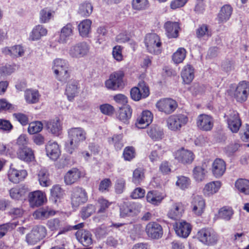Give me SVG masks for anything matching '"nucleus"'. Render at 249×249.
Instances as JSON below:
<instances>
[{
    "mask_svg": "<svg viewBox=\"0 0 249 249\" xmlns=\"http://www.w3.org/2000/svg\"><path fill=\"white\" fill-rule=\"evenodd\" d=\"M232 11V7L229 5H225L221 9L218 15V20L221 22L227 21L231 17Z\"/></svg>",
    "mask_w": 249,
    "mask_h": 249,
    "instance_id": "58836bf2",
    "label": "nucleus"
},
{
    "mask_svg": "<svg viewBox=\"0 0 249 249\" xmlns=\"http://www.w3.org/2000/svg\"><path fill=\"white\" fill-rule=\"evenodd\" d=\"M175 230L178 236L186 238L191 232V227L189 223L185 221H182L176 223Z\"/></svg>",
    "mask_w": 249,
    "mask_h": 249,
    "instance_id": "5701e85b",
    "label": "nucleus"
},
{
    "mask_svg": "<svg viewBox=\"0 0 249 249\" xmlns=\"http://www.w3.org/2000/svg\"><path fill=\"white\" fill-rule=\"evenodd\" d=\"M9 192L12 198L18 200L25 195L26 190L24 187L13 188Z\"/></svg>",
    "mask_w": 249,
    "mask_h": 249,
    "instance_id": "8fccbe9b",
    "label": "nucleus"
},
{
    "mask_svg": "<svg viewBox=\"0 0 249 249\" xmlns=\"http://www.w3.org/2000/svg\"><path fill=\"white\" fill-rule=\"evenodd\" d=\"M45 127L50 133L58 136L62 133V124L59 119L56 118L54 119L44 122Z\"/></svg>",
    "mask_w": 249,
    "mask_h": 249,
    "instance_id": "2eb2a0df",
    "label": "nucleus"
},
{
    "mask_svg": "<svg viewBox=\"0 0 249 249\" xmlns=\"http://www.w3.org/2000/svg\"><path fill=\"white\" fill-rule=\"evenodd\" d=\"M47 155L53 160H56L60 156L59 145L55 142H49L46 145Z\"/></svg>",
    "mask_w": 249,
    "mask_h": 249,
    "instance_id": "a878e982",
    "label": "nucleus"
},
{
    "mask_svg": "<svg viewBox=\"0 0 249 249\" xmlns=\"http://www.w3.org/2000/svg\"><path fill=\"white\" fill-rule=\"evenodd\" d=\"M199 240L205 245L215 244L218 240L217 234L211 229H202L197 234Z\"/></svg>",
    "mask_w": 249,
    "mask_h": 249,
    "instance_id": "0eeeda50",
    "label": "nucleus"
},
{
    "mask_svg": "<svg viewBox=\"0 0 249 249\" xmlns=\"http://www.w3.org/2000/svg\"><path fill=\"white\" fill-rule=\"evenodd\" d=\"M95 210L96 208L94 205L89 204L82 209L81 211V217L83 219H86L94 213Z\"/></svg>",
    "mask_w": 249,
    "mask_h": 249,
    "instance_id": "603ef678",
    "label": "nucleus"
},
{
    "mask_svg": "<svg viewBox=\"0 0 249 249\" xmlns=\"http://www.w3.org/2000/svg\"><path fill=\"white\" fill-rule=\"evenodd\" d=\"M187 52L184 48H179L173 54L172 60L176 64L182 63L186 57Z\"/></svg>",
    "mask_w": 249,
    "mask_h": 249,
    "instance_id": "49530a36",
    "label": "nucleus"
},
{
    "mask_svg": "<svg viewBox=\"0 0 249 249\" xmlns=\"http://www.w3.org/2000/svg\"><path fill=\"white\" fill-rule=\"evenodd\" d=\"M191 207L192 212L195 215L201 216L205 210V200L201 196H193L191 201Z\"/></svg>",
    "mask_w": 249,
    "mask_h": 249,
    "instance_id": "ddd939ff",
    "label": "nucleus"
},
{
    "mask_svg": "<svg viewBox=\"0 0 249 249\" xmlns=\"http://www.w3.org/2000/svg\"><path fill=\"white\" fill-rule=\"evenodd\" d=\"M146 232L149 237L156 238V223L155 222L149 223L146 227Z\"/></svg>",
    "mask_w": 249,
    "mask_h": 249,
    "instance_id": "69168bd1",
    "label": "nucleus"
},
{
    "mask_svg": "<svg viewBox=\"0 0 249 249\" xmlns=\"http://www.w3.org/2000/svg\"><path fill=\"white\" fill-rule=\"evenodd\" d=\"M28 197L30 205L32 208L43 205L46 200V196L40 191L30 193Z\"/></svg>",
    "mask_w": 249,
    "mask_h": 249,
    "instance_id": "dca6fc26",
    "label": "nucleus"
},
{
    "mask_svg": "<svg viewBox=\"0 0 249 249\" xmlns=\"http://www.w3.org/2000/svg\"><path fill=\"white\" fill-rule=\"evenodd\" d=\"M144 170L142 168L136 169L133 173L132 181L136 185H139L144 178Z\"/></svg>",
    "mask_w": 249,
    "mask_h": 249,
    "instance_id": "de8ad7c7",
    "label": "nucleus"
},
{
    "mask_svg": "<svg viewBox=\"0 0 249 249\" xmlns=\"http://www.w3.org/2000/svg\"><path fill=\"white\" fill-rule=\"evenodd\" d=\"M145 45L148 51L151 53H155L156 52V34L154 33L148 34L144 39Z\"/></svg>",
    "mask_w": 249,
    "mask_h": 249,
    "instance_id": "e433bc0d",
    "label": "nucleus"
},
{
    "mask_svg": "<svg viewBox=\"0 0 249 249\" xmlns=\"http://www.w3.org/2000/svg\"><path fill=\"white\" fill-rule=\"evenodd\" d=\"M207 172L201 166H196L193 170V177L197 182L203 181L206 177Z\"/></svg>",
    "mask_w": 249,
    "mask_h": 249,
    "instance_id": "ea45409f",
    "label": "nucleus"
},
{
    "mask_svg": "<svg viewBox=\"0 0 249 249\" xmlns=\"http://www.w3.org/2000/svg\"><path fill=\"white\" fill-rule=\"evenodd\" d=\"M89 46L86 42H82L72 45L69 51L70 55L73 58H81L88 54Z\"/></svg>",
    "mask_w": 249,
    "mask_h": 249,
    "instance_id": "1a4fd4ad",
    "label": "nucleus"
},
{
    "mask_svg": "<svg viewBox=\"0 0 249 249\" xmlns=\"http://www.w3.org/2000/svg\"><path fill=\"white\" fill-rule=\"evenodd\" d=\"M249 95V83L246 81H242L238 84L234 92V97L239 102L247 100Z\"/></svg>",
    "mask_w": 249,
    "mask_h": 249,
    "instance_id": "f8f14e48",
    "label": "nucleus"
},
{
    "mask_svg": "<svg viewBox=\"0 0 249 249\" xmlns=\"http://www.w3.org/2000/svg\"><path fill=\"white\" fill-rule=\"evenodd\" d=\"M77 240L84 247L88 248L93 243L92 234L88 230H79L75 233Z\"/></svg>",
    "mask_w": 249,
    "mask_h": 249,
    "instance_id": "6ab92c4d",
    "label": "nucleus"
},
{
    "mask_svg": "<svg viewBox=\"0 0 249 249\" xmlns=\"http://www.w3.org/2000/svg\"><path fill=\"white\" fill-rule=\"evenodd\" d=\"M79 84L76 80H71L67 84L65 94L70 101H72L78 93Z\"/></svg>",
    "mask_w": 249,
    "mask_h": 249,
    "instance_id": "393cba45",
    "label": "nucleus"
},
{
    "mask_svg": "<svg viewBox=\"0 0 249 249\" xmlns=\"http://www.w3.org/2000/svg\"><path fill=\"white\" fill-rule=\"evenodd\" d=\"M47 232L45 227L42 225L34 227L26 236V241L29 245H34L44 238Z\"/></svg>",
    "mask_w": 249,
    "mask_h": 249,
    "instance_id": "20e7f679",
    "label": "nucleus"
},
{
    "mask_svg": "<svg viewBox=\"0 0 249 249\" xmlns=\"http://www.w3.org/2000/svg\"><path fill=\"white\" fill-rule=\"evenodd\" d=\"M73 29L74 28L71 23H68L64 26L61 30L58 39L59 42L61 43H66L69 37L72 35Z\"/></svg>",
    "mask_w": 249,
    "mask_h": 249,
    "instance_id": "7c9ffc66",
    "label": "nucleus"
},
{
    "mask_svg": "<svg viewBox=\"0 0 249 249\" xmlns=\"http://www.w3.org/2000/svg\"><path fill=\"white\" fill-rule=\"evenodd\" d=\"M91 21L89 19L83 20L78 25V28L80 35L87 37L90 32Z\"/></svg>",
    "mask_w": 249,
    "mask_h": 249,
    "instance_id": "c9c22d12",
    "label": "nucleus"
},
{
    "mask_svg": "<svg viewBox=\"0 0 249 249\" xmlns=\"http://www.w3.org/2000/svg\"><path fill=\"white\" fill-rule=\"evenodd\" d=\"M25 98L29 104H35L39 101V94L37 90H27L25 92Z\"/></svg>",
    "mask_w": 249,
    "mask_h": 249,
    "instance_id": "c03bdc74",
    "label": "nucleus"
},
{
    "mask_svg": "<svg viewBox=\"0 0 249 249\" xmlns=\"http://www.w3.org/2000/svg\"><path fill=\"white\" fill-rule=\"evenodd\" d=\"M181 76L184 83L186 84L191 83L194 78L193 67L189 64L185 66L181 71Z\"/></svg>",
    "mask_w": 249,
    "mask_h": 249,
    "instance_id": "c756f323",
    "label": "nucleus"
},
{
    "mask_svg": "<svg viewBox=\"0 0 249 249\" xmlns=\"http://www.w3.org/2000/svg\"><path fill=\"white\" fill-rule=\"evenodd\" d=\"M226 169L225 162L221 159H216L212 165V172L213 175L216 178L222 177Z\"/></svg>",
    "mask_w": 249,
    "mask_h": 249,
    "instance_id": "aec40b11",
    "label": "nucleus"
},
{
    "mask_svg": "<svg viewBox=\"0 0 249 249\" xmlns=\"http://www.w3.org/2000/svg\"><path fill=\"white\" fill-rule=\"evenodd\" d=\"M227 117L229 128L232 133H237L242 124L239 113L236 111H232Z\"/></svg>",
    "mask_w": 249,
    "mask_h": 249,
    "instance_id": "4468645a",
    "label": "nucleus"
},
{
    "mask_svg": "<svg viewBox=\"0 0 249 249\" xmlns=\"http://www.w3.org/2000/svg\"><path fill=\"white\" fill-rule=\"evenodd\" d=\"M17 226L15 223H6L0 225V238L4 236L8 231L14 229Z\"/></svg>",
    "mask_w": 249,
    "mask_h": 249,
    "instance_id": "6e6d98bb",
    "label": "nucleus"
},
{
    "mask_svg": "<svg viewBox=\"0 0 249 249\" xmlns=\"http://www.w3.org/2000/svg\"><path fill=\"white\" fill-rule=\"evenodd\" d=\"M98 202V213H105L110 204V203H109L107 200L104 198L99 199Z\"/></svg>",
    "mask_w": 249,
    "mask_h": 249,
    "instance_id": "680f3d73",
    "label": "nucleus"
},
{
    "mask_svg": "<svg viewBox=\"0 0 249 249\" xmlns=\"http://www.w3.org/2000/svg\"><path fill=\"white\" fill-rule=\"evenodd\" d=\"M47 34V30L42 25H38L34 28L30 37L32 40H36L40 39L41 36H46Z\"/></svg>",
    "mask_w": 249,
    "mask_h": 249,
    "instance_id": "79ce46f5",
    "label": "nucleus"
},
{
    "mask_svg": "<svg viewBox=\"0 0 249 249\" xmlns=\"http://www.w3.org/2000/svg\"><path fill=\"white\" fill-rule=\"evenodd\" d=\"M196 126L198 130L202 131H210L214 125L213 117L207 114H200L196 119Z\"/></svg>",
    "mask_w": 249,
    "mask_h": 249,
    "instance_id": "39448f33",
    "label": "nucleus"
},
{
    "mask_svg": "<svg viewBox=\"0 0 249 249\" xmlns=\"http://www.w3.org/2000/svg\"><path fill=\"white\" fill-rule=\"evenodd\" d=\"M185 208V205L182 202L173 203L168 213V217L174 220L179 219L184 213Z\"/></svg>",
    "mask_w": 249,
    "mask_h": 249,
    "instance_id": "a211bd4d",
    "label": "nucleus"
},
{
    "mask_svg": "<svg viewBox=\"0 0 249 249\" xmlns=\"http://www.w3.org/2000/svg\"><path fill=\"white\" fill-rule=\"evenodd\" d=\"M178 107L177 102L171 98H164L157 103V107L159 110L166 114L174 112Z\"/></svg>",
    "mask_w": 249,
    "mask_h": 249,
    "instance_id": "9d476101",
    "label": "nucleus"
},
{
    "mask_svg": "<svg viewBox=\"0 0 249 249\" xmlns=\"http://www.w3.org/2000/svg\"><path fill=\"white\" fill-rule=\"evenodd\" d=\"M12 56L20 57L22 56L24 53L22 47L20 45H15L11 47Z\"/></svg>",
    "mask_w": 249,
    "mask_h": 249,
    "instance_id": "774afa93",
    "label": "nucleus"
},
{
    "mask_svg": "<svg viewBox=\"0 0 249 249\" xmlns=\"http://www.w3.org/2000/svg\"><path fill=\"white\" fill-rule=\"evenodd\" d=\"M148 6L147 0H133L132 7L134 9L138 10H144Z\"/></svg>",
    "mask_w": 249,
    "mask_h": 249,
    "instance_id": "13d9d810",
    "label": "nucleus"
},
{
    "mask_svg": "<svg viewBox=\"0 0 249 249\" xmlns=\"http://www.w3.org/2000/svg\"><path fill=\"white\" fill-rule=\"evenodd\" d=\"M124 73L122 71H117L111 73L108 79L105 81L106 87L110 90H117L124 87L123 78Z\"/></svg>",
    "mask_w": 249,
    "mask_h": 249,
    "instance_id": "7ed1b4c3",
    "label": "nucleus"
},
{
    "mask_svg": "<svg viewBox=\"0 0 249 249\" xmlns=\"http://www.w3.org/2000/svg\"><path fill=\"white\" fill-rule=\"evenodd\" d=\"M47 225L51 231H54L60 229L62 223L58 218H53L48 220Z\"/></svg>",
    "mask_w": 249,
    "mask_h": 249,
    "instance_id": "864d4df0",
    "label": "nucleus"
},
{
    "mask_svg": "<svg viewBox=\"0 0 249 249\" xmlns=\"http://www.w3.org/2000/svg\"><path fill=\"white\" fill-rule=\"evenodd\" d=\"M233 214V211L229 207H223L219 209L217 214L214 217L215 220L222 219L226 221L230 220Z\"/></svg>",
    "mask_w": 249,
    "mask_h": 249,
    "instance_id": "72a5a7b5",
    "label": "nucleus"
},
{
    "mask_svg": "<svg viewBox=\"0 0 249 249\" xmlns=\"http://www.w3.org/2000/svg\"><path fill=\"white\" fill-rule=\"evenodd\" d=\"M188 116L183 114H176L169 116L166 120L167 127L174 132L180 131L181 127L188 123Z\"/></svg>",
    "mask_w": 249,
    "mask_h": 249,
    "instance_id": "f03ea898",
    "label": "nucleus"
},
{
    "mask_svg": "<svg viewBox=\"0 0 249 249\" xmlns=\"http://www.w3.org/2000/svg\"><path fill=\"white\" fill-rule=\"evenodd\" d=\"M174 156L176 160L184 164H191L195 159L193 152L183 147L176 151L174 153Z\"/></svg>",
    "mask_w": 249,
    "mask_h": 249,
    "instance_id": "9b49d317",
    "label": "nucleus"
},
{
    "mask_svg": "<svg viewBox=\"0 0 249 249\" xmlns=\"http://www.w3.org/2000/svg\"><path fill=\"white\" fill-rule=\"evenodd\" d=\"M120 216L124 217L132 215L129 202H124L120 207Z\"/></svg>",
    "mask_w": 249,
    "mask_h": 249,
    "instance_id": "bf43d9fd",
    "label": "nucleus"
},
{
    "mask_svg": "<svg viewBox=\"0 0 249 249\" xmlns=\"http://www.w3.org/2000/svg\"><path fill=\"white\" fill-rule=\"evenodd\" d=\"M145 191L141 187L135 188L131 193L130 197L133 199H140L144 197Z\"/></svg>",
    "mask_w": 249,
    "mask_h": 249,
    "instance_id": "0e129e2a",
    "label": "nucleus"
},
{
    "mask_svg": "<svg viewBox=\"0 0 249 249\" xmlns=\"http://www.w3.org/2000/svg\"><path fill=\"white\" fill-rule=\"evenodd\" d=\"M124 159L125 160H130L135 157V150L132 146L125 148L123 153Z\"/></svg>",
    "mask_w": 249,
    "mask_h": 249,
    "instance_id": "e2e57ef3",
    "label": "nucleus"
},
{
    "mask_svg": "<svg viewBox=\"0 0 249 249\" xmlns=\"http://www.w3.org/2000/svg\"><path fill=\"white\" fill-rule=\"evenodd\" d=\"M55 212L49 207L42 208L36 211L34 216L37 219L44 220L55 214Z\"/></svg>",
    "mask_w": 249,
    "mask_h": 249,
    "instance_id": "4c0bfd02",
    "label": "nucleus"
},
{
    "mask_svg": "<svg viewBox=\"0 0 249 249\" xmlns=\"http://www.w3.org/2000/svg\"><path fill=\"white\" fill-rule=\"evenodd\" d=\"M87 200V193L84 189L80 187H76L73 189L71 195V203L72 207H77L86 203Z\"/></svg>",
    "mask_w": 249,
    "mask_h": 249,
    "instance_id": "6e6552de",
    "label": "nucleus"
},
{
    "mask_svg": "<svg viewBox=\"0 0 249 249\" xmlns=\"http://www.w3.org/2000/svg\"><path fill=\"white\" fill-rule=\"evenodd\" d=\"M221 186L219 181H212L207 183L203 190V193L205 196H210L216 193Z\"/></svg>",
    "mask_w": 249,
    "mask_h": 249,
    "instance_id": "c85d7f7f",
    "label": "nucleus"
},
{
    "mask_svg": "<svg viewBox=\"0 0 249 249\" xmlns=\"http://www.w3.org/2000/svg\"><path fill=\"white\" fill-rule=\"evenodd\" d=\"M38 179L39 184L43 187H48L52 185V182L49 178V173L46 169H41L38 173Z\"/></svg>",
    "mask_w": 249,
    "mask_h": 249,
    "instance_id": "473e14b6",
    "label": "nucleus"
},
{
    "mask_svg": "<svg viewBox=\"0 0 249 249\" xmlns=\"http://www.w3.org/2000/svg\"><path fill=\"white\" fill-rule=\"evenodd\" d=\"M69 140L65 143L66 151L71 154L86 139V132L81 127H73L68 131Z\"/></svg>",
    "mask_w": 249,
    "mask_h": 249,
    "instance_id": "f257e3e1",
    "label": "nucleus"
},
{
    "mask_svg": "<svg viewBox=\"0 0 249 249\" xmlns=\"http://www.w3.org/2000/svg\"><path fill=\"white\" fill-rule=\"evenodd\" d=\"M153 115L149 110L143 111L137 119L135 125L140 129L145 128L152 122Z\"/></svg>",
    "mask_w": 249,
    "mask_h": 249,
    "instance_id": "f3484780",
    "label": "nucleus"
},
{
    "mask_svg": "<svg viewBox=\"0 0 249 249\" xmlns=\"http://www.w3.org/2000/svg\"><path fill=\"white\" fill-rule=\"evenodd\" d=\"M14 72V68L10 65L0 67V76L4 77L10 75Z\"/></svg>",
    "mask_w": 249,
    "mask_h": 249,
    "instance_id": "338daca9",
    "label": "nucleus"
},
{
    "mask_svg": "<svg viewBox=\"0 0 249 249\" xmlns=\"http://www.w3.org/2000/svg\"><path fill=\"white\" fill-rule=\"evenodd\" d=\"M70 68L60 71L58 74H55L56 78L62 82L66 83L70 77Z\"/></svg>",
    "mask_w": 249,
    "mask_h": 249,
    "instance_id": "4d7b16f0",
    "label": "nucleus"
},
{
    "mask_svg": "<svg viewBox=\"0 0 249 249\" xmlns=\"http://www.w3.org/2000/svg\"><path fill=\"white\" fill-rule=\"evenodd\" d=\"M93 6L91 3L85 1L80 5L78 12L81 16L87 17L91 14Z\"/></svg>",
    "mask_w": 249,
    "mask_h": 249,
    "instance_id": "37998d69",
    "label": "nucleus"
},
{
    "mask_svg": "<svg viewBox=\"0 0 249 249\" xmlns=\"http://www.w3.org/2000/svg\"><path fill=\"white\" fill-rule=\"evenodd\" d=\"M70 68L68 62L64 59L57 58L53 61V70L55 74H58L60 71Z\"/></svg>",
    "mask_w": 249,
    "mask_h": 249,
    "instance_id": "a19ab883",
    "label": "nucleus"
},
{
    "mask_svg": "<svg viewBox=\"0 0 249 249\" xmlns=\"http://www.w3.org/2000/svg\"><path fill=\"white\" fill-rule=\"evenodd\" d=\"M197 37L200 40H206L212 36L211 30L206 24L200 25L196 30Z\"/></svg>",
    "mask_w": 249,
    "mask_h": 249,
    "instance_id": "2f4dec72",
    "label": "nucleus"
},
{
    "mask_svg": "<svg viewBox=\"0 0 249 249\" xmlns=\"http://www.w3.org/2000/svg\"><path fill=\"white\" fill-rule=\"evenodd\" d=\"M50 199L55 204L60 202L65 195L64 191L59 185H53L50 190Z\"/></svg>",
    "mask_w": 249,
    "mask_h": 249,
    "instance_id": "bb28decb",
    "label": "nucleus"
},
{
    "mask_svg": "<svg viewBox=\"0 0 249 249\" xmlns=\"http://www.w3.org/2000/svg\"><path fill=\"white\" fill-rule=\"evenodd\" d=\"M130 92L131 99L135 101H139L149 96V89L146 84L144 81H141L138 84V87L132 88Z\"/></svg>",
    "mask_w": 249,
    "mask_h": 249,
    "instance_id": "423d86ee",
    "label": "nucleus"
},
{
    "mask_svg": "<svg viewBox=\"0 0 249 249\" xmlns=\"http://www.w3.org/2000/svg\"><path fill=\"white\" fill-rule=\"evenodd\" d=\"M191 183V181L189 178L184 176H180L178 177V180L176 184L180 189L184 190L189 188Z\"/></svg>",
    "mask_w": 249,
    "mask_h": 249,
    "instance_id": "09e8293b",
    "label": "nucleus"
},
{
    "mask_svg": "<svg viewBox=\"0 0 249 249\" xmlns=\"http://www.w3.org/2000/svg\"><path fill=\"white\" fill-rule=\"evenodd\" d=\"M123 47L120 45H116L112 49L113 57L118 62H120L123 59L122 51Z\"/></svg>",
    "mask_w": 249,
    "mask_h": 249,
    "instance_id": "5fc2aeb1",
    "label": "nucleus"
},
{
    "mask_svg": "<svg viewBox=\"0 0 249 249\" xmlns=\"http://www.w3.org/2000/svg\"><path fill=\"white\" fill-rule=\"evenodd\" d=\"M132 110L129 105H126L120 108L118 118L125 124L128 123V121L131 117Z\"/></svg>",
    "mask_w": 249,
    "mask_h": 249,
    "instance_id": "f704fd0d",
    "label": "nucleus"
},
{
    "mask_svg": "<svg viewBox=\"0 0 249 249\" xmlns=\"http://www.w3.org/2000/svg\"><path fill=\"white\" fill-rule=\"evenodd\" d=\"M235 187L239 192L245 195H249V180L239 179L235 182Z\"/></svg>",
    "mask_w": 249,
    "mask_h": 249,
    "instance_id": "a18cd8bd",
    "label": "nucleus"
},
{
    "mask_svg": "<svg viewBox=\"0 0 249 249\" xmlns=\"http://www.w3.org/2000/svg\"><path fill=\"white\" fill-rule=\"evenodd\" d=\"M24 211L21 207H10L8 214L14 218L20 217L22 216Z\"/></svg>",
    "mask_w": 249,
    "mask_h": 249,
    "instance_id": "052dcab7",
    "label": "nucleus"
},
{
    "mask_svg": "<svg viewBox=\"0 0 249 249\" xmlns=\"http://www.w3.org/2000/svg\"><path fill=\"white\" fill-rule=\"evenodd\" d=\"M164 28L166 31L167 36L169 38H177L180 29L179 24L178 22L168 21L165 23Z\"/></svg>",
    "mask_w": 249,
    "mask_h": 249,
    "instance_id": "412c9836",
    "label": "nucleus"
},
{
    "mask_svg": "<svg viewBox=\"0 0 249 249\" xmlns=\"http://www.w3.org/2000/svg\"><path fill=\"white\" fill-rule=\"evenodd\" d=\"M43 124L41 122H33L29 124L28 131L31 134H36L42 130Z\"/></svg>",
    "mask_w": 249,
    "mask_h": 249,
    "instance_id": "3c124183",
    "label": "nucleus"
},
{
    "mask_svg": "<svg viewBox=\"0 0 249 249\" xmlns=\"http://www.w3.org/2000/svg\"><path fill=\"white\" fill-rule=\"evenodd\" d=\"M17 156L19 159L27 162L32 161L35 158L33 151L28 147L19 148Z\"/></svg>",
    "mask_w": 249,
    "mask_h": 249,
    "instance_id": "cd10ccee",
    "label": "nucleus"
},
{
    "mask_svg": "<svg viewBox=\"0 0 249 249\" xmlns=\"http://www.w3.org/2000/svg\"><path fill=\"white\" fill-rule=\"evenodd\" d=\"M81 177V171L76 168H73L65 175L64 181L67 185H71L77 182Z\"/></svg>",
    "mask_w": 249,
    "mask_h": 249,
    "instance_id": "b1692460",
    "label": "nucleus"
},
{
    "mask_svg": "<svg viewBox=\"0 0 249 249\" xmlns=\"http://www.w3.org/2000/svg\"><path fill=\"white\" fill-rule=\"evenodd\" d=\"M27 173L25 170H18L10 167L8 171V177L9 180L14 183H18L25 178Z\"/></svg>",
    "mask_w": 249,
    "mask_h": 249,
    "instance_id": "4be33fe9",
    "label": "nucleus"
}]
</instances>
